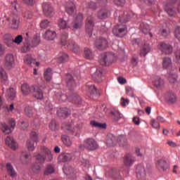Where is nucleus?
I'll use <instances>...</instances> for the list:
<instances>
[{
    "instance_id": "nucleus-1",
    "label": "nucleus",
    "mask_w": 180,
    "mask_h": 180,
    "mask_svg": "<svg viewBox=\"0 0 180 180\" xmlns=\"http://www.w3.org/2000/svg\"><path fill=\"white\" fill-rule=\"evenodd\" d=\"M41 153L45 154V155H42L41 153L34 154V157L39 165L44 164L46 160L51 161L53 160V155H51V151H50V149L48 148H46V146L41 147Z\"/></svg>"
},
{
    "instance_id": "nucleus-2",
    "label": "nucleus",
    "mask_w": 180,
    "mask_h": 180,
    "mask_svg": "<svg viewBox=\"0 0 180 180\" xmlns=\"http://www.w3.org/2000/svg\"><path fill=\"white\" fill-rule=\"evenodd\" d=\"M68 33L63 32L61 35V43L63 46H67L68 49L72 50L74 53H78L79 51V46L75 44L73 41H68Z\"/></svg>"
},
{
    "instance_id": "nucleus-3",
    "label": "nucleus",
    "mask_w": 180,
    "mask_h": 180,
    "mask_svg": "<svg viewBox=\"0 0 180 180\" xmlns=\"http://www.w3.org/2000/svg\"><path fill=\"white\" fill-rule=\"evenodd\" d=\"M115 61V54L110 52L101 53L98 57V63L101 65H110Z\"/></svg>"
},
{
    "instance_id": "nucleus-4",
    "label": "nucleus",
    "mask_w": 180,
    "mask_h": 180,
    "mask_svg": "<svg viewBox=\"0 0 180 180\" xmlns=\"http://www.w3.org/2000/svg\"><path fill=\"white\" fill-rule=\"evenodd\" d=\"M84 25V16L81 13H78L75 17L72 22L68 27L73 30L81 29Z\"/></svg>"
},
{
    "instance_id": "nucleus-5",
    "label": "nucleus",
    "mask_w": 180,
    "mask_h": 180,
    "mask_svg": "<svg viewBox=\"0 0 180 180\" xmlns=\"http://www.w3.org/2000/svg\"><path fill=\"white\" fill-rule=\"evenodd\" d=\"M112 33L117 37H124L127 33V27L124 25H117L112 29Z\"/></svg>"
},
{
    "instance_id": "nucleus-6",
    "label": "nucleus",
    "mask_w": 180,
    "mask_h": 180,
    "mask_svg": "<svg viewBox=\"0 0 180 180\" xmlns=\"http://www.w3.org/2000/svg\"><path fill=\"white\" fill-rule=\"evenodd\" d=\"M39 141V135L34 132L32 131L30 134V140L27 141V147L29 151H34V143Z\"/></svg>"
},
{
    "instance_id": "nucleus-7",
    "label": "nucleus",
    "mask_w": 180,
    "mask_h": 180,
    "mask_svg": "<svg viewBox=\"0 0 180 180\" xmlns=\"http://www.w3.org/2000/svg\"><path fill=\"white\" fill-rule=\"evenodd\" d=\"M159 50L161 51L162 54H165L166 56L172 54L174 51V48L169 44H166L165 42H160L158 45Z\"/></svg>"
},
{
    "instance_id": "nucleus-8",
    "label": "nucleus",
    "mask_w": 180,
    "mask_h": 180,
    "mask_svg": "<svg viewBox=\"0 0 180 180\" xmlns=\"http://www.w3.org/2000/svg\"><path fill=\"white\" fill-rule=\"evenodd\" d=\"M83 146L86 150L94 151L98 148V142L94 139H87L84 140Z\"/></svg>"
},
{
    "instance_id": "nucleus-9",
    "label": "nucleus",
    "mask_w": 180,
    "mask_h": 180,
    "mask_svg": "<svg viewBox=\"0 0 180 180\" xmlns=\"http://www.w3.org/2000/svg\"><path fill=\"white\" fill-rule=\"evenodd\" d=\"M9 124L11 127L6 123L1 124V130L3 133H5L6 134L12 133V130H13L15 129V126H16V122L15 120L11 119L9 120Z\"/></svg>"
},
{
    "instance_id": "nucleus-10",
    "label": "nucleus",
    "mask_w": 180,
    "mask_h": 180,
    "mask_svg": "<svg viewBox=\"0 0 180 180\" xmlns=\"http://www.w3.org/2000/svg\"><path fill=\"white\" fill-rule=\"evenodd\" d=\"M94 17L93 16H88L86 22V32L87 33L88 36H92V30H94Z\"/></svg>"
},
{
    "instance_id": "nucleus-11",
    "label": "nucleus",
    "mask_w": 180,
    "mask_h": 180,
    "mask_svg": "<svg viewBox=\"0 0 180 180\" xmlns=\"http://www.w3.org/2000/svg\"><path fill=\"white\" fill-rule=\"evenodd\" d=\"M8 22L11 23V29H18L19 28V15L16 14H13L10 18H7Z\"/></svg>"
},
{
    "instance_id": "nucleus-12",
    "label": "nucleus",
    "mask_w": 180,
    "mask_h": 180,
    "mask_svg": "<svg viewBox=\"0 0 180 180\" xmlns=\"http://www.w3.org/2000/svg\"><path fill=\"white\" fill-rule=\"evenodd\" d=\"M22 41H23V36L18 35L14 39H12V37H9L5 41V44H7L8 47H12L13 43H15V44H20Z\"/></svg>"
},
{
    "instance_id": "nucleus-13",
    "label": "nucleus",
    "mask_w": 180,
    "mask_h": 180,
    "mask_svg": "<svg viewBox=\"0 0 180 180\" xmlns=\"http://www.w3.org/2000/svg\"><path fill=\"white\" fill-rule=\"evenodd\" d=\"M43 12L47 18H51L54 15V9L51 4L47 3H44L42 5Z\"/></svg>"
},
{
    "instance_id": "nucleus-14",
    "label": "nucleus",
    "mask_w": 180,
    "mask_h": 180,
    "mask_svg": "<svg viewBox=\"0 0 180 180\" xmlns=\"http://www.w3.org/2000/svg\"><path fill=\"white\" fill-rule=\"evenodd\" d=\"M146 167L143 165H139L136 167V177L140 180H146Z\"/></svg>"
},
{
    "instance_id": "nucleus-15",
    "label": "nucleus",
    "mask_w": 180,
    "mask_h": 180,
    "mask_svg": "<svg viewBox=\"0 0 180 180\" xmlns=\"http://www.w3.org/2000/svg\"><path fill=\"white\" fill-rule=\"evenodd\" d=\"M165 101L169 104L175 103L176 102V94L172 91H167L165 95Z\"/></svg>"
},
{
    "instance_id": "nucleus-16",
    "label": "nucleus",
    "mask_w": 180,
    "mask_h": 180,
    "mask_svg": "<svg viewBox=\"0 0 180 180\" xmlns=\"http://www.w3.org/2000/svg\"><path fill=\"white\" fill-rule=\"evenodd\" d=\"M15 63V58L12 53H7L4 58V65L8 68H12Z\"/></svg>"
},
{
    "instance_id": "nucleus-17",
    "label": "nucleus",
    "mask_w": 180,
    "mask_h": 180,
    "mask_svg": "<svg viewBox=\"0 0 180 180\" xmlns=\"http://www.w3.org/2000/svg\"><path fill=\"white\" fill-rule=\"evenodd\" d=\"M32 94L33 96L36 98V99L41 100L44 97L43 94V91H41V89L39 88V86H32Z\"/></svg>"
},
{
    "instance_id": "nucleus-18",
    "label": "nucleus",
    "mask_w": 180,
    "mask_h": 180,
    "mask_svg": "<svg viewBox=\"0 0 180 180\" xmlns=\"http://www.w3.org/2000/svg\"><path fill=\"white\" fill-rule=\"evenodd\" d=\"M96 47L98 50H105L108 47V40L105 38L101 37L96 40Z\"/></svg>"
},
{
    "instance_id": "nucleus-19",
    "label": "nucleus",
    "mask_w": 180,
    "mask_h": 180,
    "mask_svg": "<svg viewBox=\"0 0 180 180\" xmlns=\"http://www.w3.org/2000/svg\"><path fill=\"white\" fill-rule=\"evenodd\" d=\"M118 141H119V139L115 136V135L110 134L107 136L106 143H107L108 147H112L113 146H116Z\"/></svg>"
},
{
    "instance_id": "nucleus-20",
    "label": "nucleus",
    "mask_w": 180,
    "mask_h": 180,
    "mask_svg": "<svg viewBox=\"0 0 180 180\" xmlns=\"http://www.w3.org/2000/svg\"><path fill=\"white\" fill-rule=\"evenodd\" d=\"M156 167L160 172H164L169 168V165H168V163L165 160L160 159L158 160Z\"/></svg>"
},
{
    "instance_id": "nucleus-21",
    "label": "nucleus",
    "mask_w": 180,
    "mask_h": 180,
    "mask_svg": "<svg viewBox=\"0 0 180 180\" xmlns=\"http://www.w3.org/2000/svg\"><path fill=\"white\" fill-rule=\"evenodd\" d=\"M74 158V153H62L58 157L60 162H67L71 161Z\"/></svg>"
},
{
    "instance_id": "nucleus-22",
    "label": "nucleus",
    "mask_w": 180,
    "mask_h": 180,
    "mask_svg": "<svg viewBox=\"0 0 180 180\" xmlns=\"http://www.w3.org/2000/svg\"><path fill=\"white\" fill-rule=\"evenodd\" d=\"M136 161V158L132 155L127 154L126 155L124 159V164L125 167H131Z\"/></svg>"
},
{
    "instance_id": "nucleus-23",
    "label": "nucleus",
    "mask_w": 180,
    "mask_h": 180,
    "mask_svg": "<svg viewBox=\"0 0 180 180\" xmlns=\"http://www.w3.org/2000/svg\"><path fill=\"white\" fill-rule=\"evenodd\" d=\"M142 33L144 34H149L150 37H153V33H151V26L146 22H142L140 25Z\"/></svg>"
},
{
    "instance_id": "nucleus-24",
    "label": "nucleus",
    "mask_w": 180,
    "mask_h": 180,
    "mask_svg": "<svg viewBox=\"0 0 180 180\" xmlns=\"http://www.w3.org/2000/svg\"><path fill=\"white\" fill-rule=\"evenodd\" d=\"M103 72V69L102 68H98L96 72L92 75V79L96 82H101Z\"/></svg>"
},
{
    "instance_id": "nucleus-25",
    "label": "nucleus",
    "mask_w": 180,
    "mask_h": 180,
    "mask_svg": "<svg viewBox=\"0 0 180 180\" xmlns=\"http://www.w3.org/2000/svg\"><path fill=\"white\" fill-rule=\"evenodd\" d=\"M6 144L11 148V150H16L18 148V143H16V141H15L13 137L7 136L6 138Z\"/></svg>"
},
{
    "instance_id": "nucleus-26",
    "label": "nucleus",
    "mask_w": 180,
    "mask_h": 180,
    "mask_svg": "<svg viewBox=\"0 0 180 180\" xmlns=\"http://www.w3.org/2000/svg\"><path fill=\"white\" fill-rule=\"evenodd\" d=\"M65 12L68 13V15H74V13L76 12L75 4H74L72 1L66 3Z\"/></svg>"
},
{
    "instance_id": "nucleus-27",
    "label": "nucleus",
    "mask_w": 180,
    "mask_h": 180,
    "mask_svg": "<svg viewBox=\"0 0 180 180\" xmlns=\"http://www.w3.org/2000/svg\"><path fill=\"white\" fill-rule=\"evenodd\" d=\"M66 84L68 89L72 90L73 88H75V80L72 75L68 74L66 75Z\"/></svg>"
},
{
    "instance_id": "nucleus-28",
    "label": "nucleus",
    "mask_w": 180,
    "mask_h": 180,
    "mask_svg": "<svg viewBox=\"0 0 180 180\" xmlns=\"http://www.w3.org/2000/svg\"><path fill=\"white\" fill-rule=\"evenodd\" d=\"M86 89L87 91V95L89 96V98H91L93 95H98V90L96 89V87H95V85L94 84L86 85Z\"/></svg>"
},
{
    "instance_id": "nucleus-29",
    "label": "nucleus",
    "mask_w": 180,
    "mask_h": 180,
    "mask_svg": "<svg viewBox=\"0 0 180 180\" xmlns=\"http://www.w3.org/2000/svg\"><path fill=\"white\" fill-rule=\"evenodd\" d=\"M109 15H110V12L109 11V10L106 8H102L98 11L97 16L98 19L103 20L108 19V18H109Z\"/></svg>"
},
{
    "instance_id": "nucleus-30",
    "label": "nucleus",
    "mask_w": 180,
    "mask_h": 180,
    "mask_svg": "<svg viewBox=\"0 0 180 180\" xmlns=\"http://www.w3.org/2000/svg\"><path fill=\"white\" fill-rule=\"evenodd\" d=\"M164 84V79H161V77L158 76L154 77V86H156L158 89H162Z\"/></svg>"
},
{
    "instance_id": "nucleus-31",
    "label": "nucleus",
    "mask_w": 180,
    "mask_h": 180,
    "mask_svg": "<svg viewBox=\"0 0 180 180\" xmlns=\"http://www.w3.org/2000/svg\"><path fill=\"white\" fill-rule=\"evenodd\" d=\"M57 115L59 117L65 119V117L70 116V112H68V108H59L57 110Z\"/></svg>"
},
{
    "instance_id": "nucleus-32",
    "label": "nucleus",
    "mask_w": 180,
    "mask_h": 180,
    "mask_svg": "<svg viewBox=\"0 0 180 180\" xmlns=\"http://www.w3.org/2000/svg\"><path fill=\"white\" fill-rule=\"evenodd\" d=\"M21 91L23 95H30L33 91V86H30L27 84H24L21 86Z\"/></svg>"
},
{
    "instance_id": "nucleus-33",
    "label": "nucleus",
    "mask_w": 180,
    "mask_h": 180,
    "mask_svg": "<svg viewBox=\"0 0 180 180\" xmlns=\"http://www.w3.org/2000/svg\"><path fill=\"white\" fill-rule=\"evenodd\" d=\"M29 157H30V153L27 151H23L20 154V161L22 164H27L29 162Z\"/></svg>"
},
{
    "instance_id": "nucleus-34",
    "label": "nucleus",
    "mask_w": 180,
    "mask_h": 180,
    "mask_svg": "<svg viewBox=\"0 0 180 180\" xmlns=\"http://www.w3.org/2000/svg\"><path fill=\"white\" fill-rule=\"evenodd\" d=\"M7 172L11 178H15L16 176L17 173L16 171H15V168H13V166L11 163H6V165Z\"/></svg>"
},
{
    "instance_id": "nucleus-35",
    "label": "nucleus",
    "mask_w": 180,
    "mask_h": 180,
    "mask_svg": "<svg viewBox=\"0 0 180 180\" xmlns=\"http://www.w3.org/2000/svg\"><path fill=\"white\" fill-rule=\"evenodd\" d=\"M57 33L55 32V31H53L51 30H48L44 37L46 40H53L55 37H56Z\"/></svg>"
},
{
    "instance_id": "nucleus-36",
    "label": "nucleus",
    "mask_w": 180,
    "mask_h": 180,
    "mask_svg": "<svg viewBox=\"0 0 180 180\" xmlns=\"http://www.w3.org/2000/svg\"><path fill=\"white\" fill-rule=\"evenodd\" d=\"M63 172L67 175L68 178H70L71 179L75 178V172H74V168L72 167H68L63 170Z\"/></svg>"
},
{
    "instance_id": "nucleus-37",
    "label": "nucleus",
    "mask_w": 180,
    "mask_h": 180,
    "mask_svg": "<svg viewBox=\"0 0 180 180\" xmlns=\"http://www.w3.org/2000/svg\"><path fill=\"white\" fill-rule=\"evenodd\" d=\"M58 63H67L68 61V55L65 52H60L58 56Z\"/></svg>"
},
{
    "instance_id": "nucleus-38",
    "label": "nucleus",
    "mask_w": 180,
    "mask_h": 180,
    "mask_svg": "<svg viewBox=\"0 0 180 180\" xmlns=\"http://www.w3.org/2000/svg\"><path fill=\"white\" fill-rule=\"evenodd\" d=\"M165 11L169 16H174L175 15V10L172 4H166L165 6Z\"/></svg>"
},
{
    "instance_id": "nucleus-39",
    "label": "nucleus",
    "mask_w": 180,
    "mask_h": 180,
    "mask_svg": "<svg viewBox=\"0 0 180 180\" xmlns=\"http://www.w3.org/2000/svg\"><path fill=\"white\" fill-rule=\"evenodd\" d=\"M61 140L66 147H71L72 145V141L67 135H62Z\"/></svg>"
},
{
    "instance_id": "nucleus-40",
    "label": "nucleus",
    "mask_w": 180,
    "mask_h": 180,
    "mask_svg": "<svg viewBox=\"0 0 180 180\" xmlns=\"http://www.w3.org/2000/svg\"><path fill=\"white\" fill-rule=\"evenodd\" d=\"M151 48L149 44H144L143 48L141 49L140 56L141 57H146L148 53H150Z\"/></svg>"
},
{
    "instance_id": "nucleus-41",
    "label": "nucleus",
    "mask_w": 180,
    "mask_h": 180,
    "mask_svg": "<svg viewBox=\"0 0 180 180\" xmlns=\"http://www.w3.org/2000/svg\"><path fill=\"white\" fill-rule=\"evenodd\" d=\"M131 15H133V13H129V16L127 15V14H124V15H120L118 18V20L121 23H127V22L130 20Z\"/></svg>"
},
{
    "instance_id": "nucleus-42",
    "label": "nucleus",
    "mask_w": 180,
    "mask_h": 180,
    "mask_svg": "<svg viewBox=\"0 0 180 180\" xmlns=\"http://www.w3.org/2000/svg\"><path fill=\"white\" fill-rule=\"evenodd\" d=\"M111 180H122V175L117 169H115L110 174Z\"/></svg>"
},
{
    "instance_id": "nucleus-43",
    "label": "nucleus",
    "mask_w": 180,
    "mask_h": 180,
    "mask_svg": "<svg viewBox=\"0 0 180 180\" xmlns=\"http://www.w3.org/2000/svg\"><path fill=\"white\" fill-rule=\"evenodd\" d=\"M172 65V60H171L170 58L169 57H165L163 58L162 61V67L163 68H170Z\"/></svg>"
},
{
    "instance_id": "nucleus-44",
    "label": "nucleus",
    "mask_w": 180,
    "mask_h": 180,
    "mask_svg": "<svg viewBox=\"0 0 180 180\" xmlns=\"http://www.w3.org/2000/svg\"><path fill=\"white\" fill-rule=\"evenodd\" d=\"M110 116L114 122H118L120 119H122L119 111L112 110L110 113Z\"/></svg>"
},
{
    "instance_id": "nucleus-45",
    "label": "nucleus",
    "mask_w": 180,
    "mask_h": 180,
    "mask_svg": "<svg viewBox=\"0 0 180 180\" xmlns=\"http://www.w3.org/2000/svg\"><path fill=\"white\" fill-rule=\"evenodd\" d=\"M52 76L53 73L51 72V68H49L44 73V78L47 82H50V81H51Z\"/></svg>"
},
{
    "instance_id": "nucleus-46",
    "label": "nucleus",
    "mask_w": 180,
    "mask_h": 180,
    "mask_svg": "<svg viewBox=\"0 0 180 180\" xmlns=\"http://www.w3.org/2000/svg\"><path fill=\"white\" fill-rule=\"evenodd\" d=\"M79 162L82 165V167H84L86 169L91 167V164L89 163V160L87 159L84 158V157L81 156L79 158Z\"/></svg>"
},
{
    "instance_id": "nucleus-47",
    "label": "nucleus",
    "mask_w": 180,
    "mask_h": 180,
    "mask_svg": "<svg viewBox=\"0 0 180 180\" xmlns=\"http://www.w3.org/2000/svg\"><path fill=\"white\" fill-rule=\"evenodd\" d=\"M91 126L93 127H97V129H106V124L101 123L96 121H91Z\"/></svg>"
},
{
    "instance_id": "nucleus-48",
    "label": "nucleus",
    "mask_w": 180,
    "mask_h": 180,
    "mask_svg": "<svg viewBox=\"0 0 180 180\" xmlns=\"http://www.w3.org/2000/svg\"><path fill=\"white\" fill-rule=\"evenodd\" d=\"M54 166L53 165H49L44 172V175H50L54 174Z\"/></svg>"
},
{
    "instance_id": "nucleus-49",
    "label": "nucleus",
    "mask_w": 180,
    "mask_h": 180,
    "mask_svg": "<svg viewBox=\"0 0 180 180\" xmlns=\"http://www.w3.org/2000/svg\"><path fill=\"white\" fill-rule=\"evenodd\" d=\"M84 57L87 60H92V58H94V56H92V51H91L90 49H84Z\"/></svg>"
},
{
    "instance_id": "nucleus-50",
    "label": "nucleus",
    "mask_w": 180,
    "mask_h": 180,
    "mask_svg": "<svg viewBox=\"0 0 180 180\" xmlns=\"http://www.w3.org/2000/svg\"><path fill=\"white\" fill-rule=\"evenodd\" d=\"M59 127H60L56 122V120H52L49 123V129H51V130H58Z\"/></svg>"
},
{
    "instance_id": "nucleus-51",
    "label": "nucleus",
    "mask_w": 180,
    "mask_h": 180,
    "mask_svg": "<svg viewBox=\"0 0 180 180\" xmlns=\"http://www.w3.org/2000/svg\"><path fill=\"white\" fill-rule=\"evenodd\" d=\"M51 26V22L49 21V20H44L40 23L41 29H46V27H49Z\"/></svg>"
},
{
    "instance_id": "nucleus-52",
    "label": "nucleus",
    "mask_w": 180,
    "mask_h": 180,
    "mask_svg": "<svg viewBox=\"0 0 180 180\" xmlns=\"http://www.w3.org/2000/svg\"><path fill=\"white\" fill-rule=\"evenodd\" d=\"M178 78V75L175 73L170 74L169 75L168 79L170 84H175L176 82V79Z\"/></svg>"
},
{
    "instance_id": "nucleus-53",
    "label": "nucleus",
    "mask_w": 180,
    "mask_h": 180,
    "mask_svg": "<svg viewBox=\"0 0 180 180\" xmlns=\"http://www.w3.org/2000/svg\"><path fill=\"white\" fill-rule=\"evenodd\" d=\"M7 95L11 99H13L16 96V91L13 88H10L7 90Z\"/></svg>"
},
{
    "instance_id": "nucleus-54",
    "label": "nucleus",
    "mask_w": 180,
    "mask_h": 180,
    "mask_svg": "<svg viewBox=\"0 0 180 180\" xmlns=\"http://www.w3.org/2000/svg\"><path fill=\"white\" fill-rule=\"evenodd\" d=\"M58 25L60 29H67V22L63 20V18H60L58 20Z\"/></svg>"
},
{
    "instance_id": "nucleus-55",
    "label": "nucleus",
    "mask_w": 180,
    "mask_h": 180,
    "mask_svg": "<svg viewBox=\"0 0 180 180\" xmlns=\"http://www.w3.org/2000/svg\"><path fill=\"white\" fill-rule=\"evenodd\" d=\"M39 163L35 162V164L32 166V170L34 174H39L40 170L41 169V166L39 165Z\"/></svg>"
},
{
    "instance_id": "nucleus-56",
    "label": "nucleus",
    "mask_w": 180,
    "mask_h": 180,
    "mask_svg": "<svg viewBox=\"0 0 180 180\" xmlns=\"http://www.w3.org/2000/svg\"><path fill=\"white\" fill-rule=\"evenodd\" d=\"M25 113L28 117H32L33 116V108L29 106L25 107Z\"/></svg>"
},
{
    "instance_id": "nucleus-57",
    "label": "nucleus",
    "mask_w": 180,
    "mask_h": 180,
    "mask_svg": "<svg viewBox=\"0 0 180 180\" xmlns=\"http://www.w3.org/2000/svg\"><path fill=\"white\" fill-rule=\"evenodd\" d=\"M118 141L121 147H126L127 146V139H124L123 136L120 137Z\"/></svg>"
},
{
    "instance_id": "nucleus-58",
    "label": "nucleus",
    "mask_w": 180,
    "mask_h": 180,
    "mask_svg": "<svg viewBox=\"0 0 180 180\" xmlns=\"http://www.w3.org/2000/svg\"><path fill=\"white\" fill-rule=\"evenodd\" d=\"M7 78H8V77L6 76V72H5L4 68H0V79L6 81Z\"/></svg>"
},
{
    "instance_id": "nucleus-59",
    "label": "nucleus",
    "mask_w": 180,
    "mask_h": 180,
    "mask_svg": "<svg viewBox=\"0 0 180 180\" xmlns=\"http://www.w3.org/2000/svg\"><path fill=\"white\" fill-rule=\"evenodd\" d=\"M72 98L75 103H76V105H79V103H81V97H79V96H77V94H74L72 96Z\"/></svg>"
},
{
    "instance_id": "nucleus-60",
    "label": "nucleus",
    "mask_w": 180,
    "mask_h": 180,
    "mask_svg": "<svg viewBox=\"0 0 180 180\" xmlns=\"http://www.w3.org/2000/svg\"><path fill=\"white\" fill-rule=\"evenodd\" d=\"M63 129H65V130L72 131L74 130V128H72V123H68V124H63L62 125Z\"/></svg>"
},
{
    "instance_id": "nucleus-61",
    "label": "nucleus",
    "mask_w": 180,
    "mask_h": 180,
    "mask_svg": "<svg viewBox=\"0 0 180 180\" xmlns=\"http://www.w3.org/2000/svg\"><path fill=\"white\" fill-rule=\"evenodd\" d=\"M24 61L25 64H28L29 65H30L32 63H34V59H33L31 56L27 55V56H25V59Z\"/></svg>"
},
{
    "instance_id": "nucleus-62",
    "label": "nucleus",
    "mask_w": 180,
    "mask_h": 180,
    "mask_svg": "<svg viewBox=\"0 0 180 180\" xmlns=\"http://www.w3.org/2000/svg\"><path fill=\"white\" fill-rule=\"evenodd\" d=\"M20 128L22 129V130H26L29 127V123L23 121H20L18 123Z\"/></svg>"
},
{
    "instance_id": "nucleus-63",
    "label": "nucleus",
    "mask_w": 180,
    "mask_h": 180,
    "mask_svg": "<svg viewBox=\"0 0 180 180\" xmlns=\"http://www.w3.org/2000/svg\"><path fill=\"white\" fill-rule=\"evenodd\" d=\"M32 46H30V44L25 42L24 44V46H22V51L23 53H27V51H30V49H32Z\"/></svg>"
},
{
    "instance_id": "nucleus-64",
    "label": "nucleus",
    "mask_w": 180,
    "mask_h": 180,
    "mask_svg": "<svg viewBox=\"0 0 180 180\" xmlns=\"http://www.w3.org/2000/svg\"><path fill=\"white\" fill-rule=\"evenodd\" d=\"M176 63H179L180 61V49L177 48L176 51H174Z\"/></svg>"
}]
</instances>
